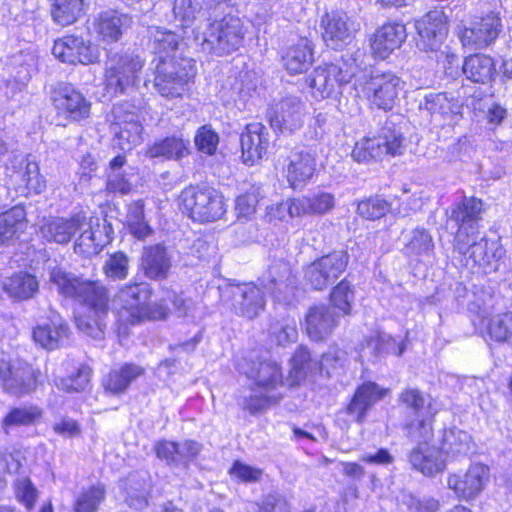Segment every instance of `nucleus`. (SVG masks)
<instances>
[{"mask_svg": "<svg viewBox=\"0 0 512 512\" xmlns=\"http://www.w3.org/2000/svg\"><path fill=\"white\" fill-rule=\"evenodd\" d=\"M245 34L246 27L242 19L227 14L219 20L209 19L195 40L203 52L221 57L237 51L243 44Z\"/></svg>", "mask_w": 512, "mask_h": 512, "instance_id": "nucleus-1", "label": "nucleus"}, {"mask_svg": "<svg viewBox=\"0 0 512 512\" xmlns=\"http://www.w3.org/2000/svg\"><path fill=\"white\" fill-rule=\"evenodd\" d=\"M49 282L55 285L58 293L65 298L96 307L98 311L105 309L108 292L98 281L77 276L61 267H53L49 271Z\"/></svg>", "mask_w": 512, "mask_h": 512, "instance_id": "nucleus-2", "label": "nucleus"}, {"mask_svg": "<svg viewBox=\"0 0 512 512\" xmlns=\"http://www.w3.org/2000/svg\"><path fill=\"white\" fill-rule=\"evenodd\" d=\"M353 88L357 97L367 99L379 109L391 110L403 89V82L392 73L372 74L357 70Z\"/></svg>", "mask_w": 512, "mask_h": 512, "instance_id": "nucleus-3", "label": "nucleus"}, {"mask_svg": "<svg viewBox=\"0 0 512 512\" xmlns=\"http://www.w3.org/2000/svg\"><path fill=\"white\" fill-rule=\"evenodd\" d=\"M182 210L194 221L215 222L226 213L223 195L209 186L190 185L179 196Z\"/></svg>", "mask_w": 512, "mask_h": 512, "instance_id": "nucleus-4", "label": "nucleus"}, {"mask_svg": "<svg viewBox=\"0 0 512 512\" xmlns=\"http://www.w3.org/2000/svg\"><path fill=\"white\" fill-rule=\"evenodd\" d=\"M144 60L133 53H114L105 66V90L111 95L129 93L136 88Z\"/></svg>", "mask_w": 512, "mask_h": 512, "instance_id": "nucleus-5", "label": "nucleus"}, {"mask_svg": "<svg viewBox=\"0 0 512 512\" xmlns=\"http://www.w3.org/2000/svg\"><path fill=\"white\" fill-rule=\"evenodd\" d=\"M404 149V137L400 129L393 122L387 121L377 135L358 141L351 156L357 162H366L381 160L388 155H401Z\"/></svg>", "mask_w": 512, "mask_h": 512, "instance_id": "nucleus-6", "label": "nucleus"}, {"mask_svg": "<svg viewBox=\"0 0 512 512\" xmlns=\"http://www.w3.org/2000/svg\"><path fill=\"white\" fill-rule=\"evenodd\" d=\"M398 402L406 410L403 431L407 438H424L431 436L432 417L429 399L417 388H406L400 394Z\"/></svg>", "mask_w": 512, "mask_h": 512, "instance_id": "nucleus-7", "label": "nucleus"}, {"mask_svg": "<svg viewBox=\"0 0 512 512\" xmlns=\"http://www.w3.org/2000/svg\"><path fill=\"white\" fill-rule=\"evenodd\" d=\"M151 295V287L146 282L126 284L119 290L114 300V303L120 308V317L130 324H136L149 318Z\"/></svg>", "mask_w": 512, "mask_h": 512, "instance_id": "nucleus-8", "label": "nucleus"}, {"mask_svg": "<svg viewBox=\"0 0 512 512\" xmlns=\"http://www.w3.org/2000/svg\"><path fill=\"white\" fill-rule=\"evenodd\" d=\"M42 381L41 371L24 361H0V385L12 395L22 396L29 394Z\"/></svg>", "mask_w": 512, "mask_h": 512, "instance_id": "nucleus-9", "label": "nucleus"}, {"mask_svg": "<svg viewBox=\"0 0 512 512\" xmlns=\"http://www.w3.org/2000/svg\"><path fill=\"white\" fill-rule=\"evenodd\" d=\"M306 105L300 97L289 95L272 104L267 119L275 131L292 135L300 130L306 119Z\"/></svg>", "mask_w": 512, "mask_h": 512, "instance_id": "nucleus-10", "label": "nucleus"}, {"mask_svg": "<svg viewBox=\"0 0 512 512\" xmlns=\"http://www.w3.org/2000/svg\"><path fill=\"white\" fill-rule=\"evenodd\" d=\"M356 71L357 65L354 60L349 65L343 62L320 66L309 76V86L313 89L315 97L328 98L336 93L341 85L355 80Z\"/></svg>", "mask_w": 512, "mask_h": 512, "instance_id": "nucleus-11", "label": "nucleus"}, {"mask_svg": "<svg viewBox=\"0 0 512 512\" xmlns=\"http://www.w3.org/2000/svg\"><path fill=\"white\" fill-rule=\"evenodd\" d=\"M183 62L187 66L175 60L156 64L154 87L161 96L166 98L181 96L189 80L195 76L191 61L183 60Z\"/></svg>", "mask_w": 512, "mask_h": 512, "instance_id": "nucleus-12", "label": "nucleus"}, {"mask_svg": "<svg viewBox=\"0 0 512 512\" xmlns=\"http://www.w3.org/2000/svg\"><path fill=\"white\" fill-rule=\"evenodd\" d=\"M483 203L474 197H464L463 200L451 209L448 221L457 227L455 236V249H466L469 237L476 234L478 223L482 219Z\"/></svg>", "mask_w": 512, "mask_h": 512, "instance_id": "nucleus-13", "label": "nucleus"}, {"mask_svg": "<svg viewBox=\"0 0 512 512\" xmlns=\"http://www.w3.org/2000/svg\"><path fill=\"white\" fill-rule=\"evenodd\" d=\"M349 255L343 250L333 251L310 263L305 269V280L316 290L334 283L346 270Z\"/></svg>", "mask_w": 512, "mask_h": 512, "instance_id": "nucleus-14", "label": "nucleus"}, {"mask_svg": "<svg viewBox=\"0 0 512 512\" xmlns=\"http://www.w3.org/2000/svg\"><path fill=\"white\" fill-rule=\"evenodd\" d=\"M114 230L106 217L90 216L85 214V224L81 225L79 237L75 241L74 249L84 256L98 254L113 240Z\"/></svg>", "mask_w": 512, "mask_h": 512, "instance_id": "nucleus-15", "label": "nucleus"}, {"mask_svg": "<svg viewBox=\"0 0 512 512\" xmlns=\"http://www.w3.org/2000/svg\"><path fill=\"white\" fill-rule=\"evenodd\" d=\"M278 161L288 183L294 189L305 186L316 170L315 152L307 148L295 147L286 155L280 153Z\"/></svg>", "mask_w": 512, "mask_h": 512, "instance_id": "nucleus-16", "label": "nucleus"}, {"mask_svg": "<svg viewBox=\"0 0 512 512\" xmlns=\"http://www.w3.org/2000/svg\"><path fill=\"white\" fill-rule=\"evenodd\" d=\"M416 443V446L410 451L408 461L411 467L427 477H433L442 473L447 466L446 457L440 447L431 445L433 440V429L431 436L424 438H408Z\"/></svg>", "mask_w": 512, "mask_h": 512, "instance_id": "nucleus-17", "label": "nucleus"}, {"mask_svg": "<svg viewBox=\"0 0 512 512\" xmlns=\"http://www.w3.org/2000/svg\"><path fill=\"white\" fill-rule=\"evenodd\" d=\"M502 31L499 13L490 12L478 18L465 27L460 33L464 47L470 50L486 48L491 45Z\"/></svg>", "mask_w": 512, "mask_h": 512, "instance_id": "nucleus-18", "label": "nucleus"}, {"mask_svg": "<svg viewBox=\"0 0 512 512\" xmlns=\"http://www.w3.org/2000/svg\"><path fill=\"white\" fill-rule=\"evenodd\" d=\"M51 99L58 116L67 120L78 122L90 115V101L70 84H59L53 90Z\"/></svg>", "mask_w": 512, "mask_h": 512, "instance_id": "nucleus-19", "label": "nucleus"}, {"mask_svg": "<svg viewBox=\"0 0 512 512\" xmlns=\"http://www.w3.org/2000/svg\"><path fill=\"white\" fill-rule=\"evenodd\" d=\"M489 472V468L484 464H472L464 474H450L447 478L448 488L459 500H474L489 481Z\"/></svg>", "mask_w": 512, "mask_h": 512, "instance_id": "nucleus-20", "label": "nucleus"}, {"mask_svg": "<svg viewBox=\"0 0 512 512\" xmlns=\"http://www.w3.org/2000/svg\"><path fill=\"white\" fill-rule=\"evenodd\" d=\"M53 55L68 64H93L99 60V51L82 36L66 35L54 42Z\"/></svg>", "mask_w": 512, "mask_h": 512, "instance_id": "nucleus-21", "label": "nucleus"}, {"mask_svg": "<svg viewBox=\"0 0 512 512\" xmlns=\"http://www.w3.org/2000/svg\"><path fill=\"white\" fill-rule=\"evenodd\" d=\"M467 248L457 250L459 253L468 256L473 264L483 270L484 273L496 271L499 261L503 258L505 251L498 240H488L473 234L467 241Z\"/></svg>", "mask_w": 512, "mask_h": 512, "instance_id": "nucleus-22", "label": "nucleus"}, {"mask_svg": "<svg viewBox=\"0 0 512 512\" xmlns=\"http://www.w3.org/2000/svg\"><path fill=\"white\" fill-rule=\"evenodd\" d=\"M239 369L254 381L257 388L264 391L279 392L278 388L284 384L281 367L275 361L269 359L249 361L244 358L239 363Z\"/></svg>", "mask_w": 512, "mask_h": 512, "instance_id": "nucleus-23", "label": "nucleus"}, {"mask_svg": "<svg viewBox=\"0 0 512 512\" xmlns=\"http://www.w3.org/2000/svg\"><path fill=\"white\" fill-rule=\"evenodd\" d=\"M229 291L231 310L234 314L253 320L264 310L266 305L265 295L255 284L232 285Z\"/></svg>", "mask_w": 512, "mask_h": 512, "instance_id": "nucleus-24", "label": "nucleus"}, {"mask_svg": "<svg viewBox=\"0 0 512 512\" xmlns=\"http://www.w3.org/2000/svg\"><path fill=\"white\" fill-rule=\"evenodd\" d=\"M321 26L324 42L334 50L348 45L356 32V28L353 23L349 22L347 14L338 10L326 13L322 17Z\"/></svg>", "mask_w": 512, "mask_h": 512, "instance_id": "nucleus-25", "label": "nucleus"}, {"mask_svg": "<svg viewBox=\"0 0 512 512\" xmlns=\"http://www.w3.org/2000/svg\"><path fill=\"white\" fill-rule=\"evenodd\" d=\"M340 314L329 305L311 307L305 317V331L315 342L327 340L339 325Z\"/></svg>", "mask_w": 512, "mask_h": 512, "instance_id": "nucleus-26", "label": "nucleus"}, {"mask_svg": "<svg viewBox=\"0 0 512 512\" xmlns=\"http://www.w3.org/2000/svg\"><path fill=\"white\" fill-rule=\"evenodd\" d=\"M420 37L417 45L423 50L435 51L444 40L448 27L442 11L433 10L415 22Z\"/></svg>", "mask_w": 512, "mask_h": 512, "instance_id": "nucleus-27", "label": "nucleus"}, {"mask_svg": "<svg viewBox=\"0 0 512 512\" xmlns=\"http://www.w3.org/2000/svg\"><path fill=\"white\" fill-rule=\"evenodd\" d=\"M84 224L85 212L75 213L70 218L48 217L43 219L40 233L48 242L67 244Z\"/></svg>", "mask_w": 512, "mask_h": 512, "instance_id": "nucleus-28", "label": "nucleus"}, {"mask_svg": "<svg viewBox=\"0 0 512 512\" xmlns=\"http://www.w3.org/2000/svg\"><path fill=\"white\" fill-rule=\"evenodd\" d=\"M242 159L245 164L254 165L266 154L269 133L260 122L247 124L240 135Z\"/></svg>", "mask_w": 512, "mask_h": 512, "instance_id": "nucleus-29", "label": "nucleus"}, {"mask_svg": "<svg viewBox=\"0 0 512 512\" xmlns=\"http://www.w3.org/2000/svg\"><path fill=\"white\" fill-rule=\"evenodd\" d=\"M261 283L275 298L285 300L296 287L297 281L289 263L278 260L272 263L262 275Z\"/></svg>", "mask_w": 512, "mask_h": 512, "instance_id": "nucleus-30", "label": "nucleus"}, {"mask_svg": "<svg viewBox=\"0 0 512 512\" xmlns=\"http://www.w3.org/2000/svg\"><path fill=\"white\" fill-rule=\"evenodd\" d=\"M132 17L117 10H107L98 14L94 20V30L103 43H114L132 25Z\"/></svg>", "mask_w": 512, "mask_h": 512, "instance_id": "nucleus-31", "label": "nucleus"}, {"mask_svg": "<svg viewBox=\"0 0 512 512\" xmlns=\"http://www.w3.org/2000/svg\"><path fill=\"white\" fill-rule=\"evenodd\" d=\"M389 393V389L381 388L374 382H365L359 386L346 407V413L357 423L365 420L371 407L383 399Z\"/></svg>", "mask_w": 512, "mask_h": 512, "instance_id": "nucleus-32", "label": "nucleus"}, {"mask_svg": "<svg viewBox=\"0 0 512 512\" xmlns=\"http://www.w3.org/2000/svg\"><path fill=\"white\" fill-rule=\"evenodd\" d=\"M171 267V255L163 244L157 243L144 247L141 257V268L147 278L151 280L166 279Z\"/></svg>", "mask_w": 512, "mask_h": 512, "instance_id": "nucleus-33", "label": "nucleus"}, {"mask_svg": "<svg viewBox=\"0 0 512 512\" xmlns=\"http://www.w3.org/2000/svg\"><path fill=\"white\" fill-rule=\"evenodd\" d=\"M201 449L195 441H184L181 443L173 441H159L155 444L154 450L157 457L166 461L168 465L187 467V463L197 457Z\"/></svg>", "mask_w": 512, "mask_h": 512, "instance_id": "nucleus-34", "label": "nucleus"}, {"mask_svg": "<svg viewBox=\"0 0 512 512\" xmlns=\"http://www.w3.org/2000/svg\"><path fill=\"white\" fill-rule=\"evenodd\" d=\"M407 37L406 27L402 23H387L376 30L371 39L373 53L385 59L394 50L401 47Z\"/></svg>", "mask_w": 512, "mask_h": 512, "instance_id": "nucleus-35", "label": "nucleus"}, {"mask_svg": "<svg viewBox=\"0 0 512 512\" xmlns=\"http://www.w3.org/2000/svg\"><path fill=\"white\" fill-rule=\"evenodd\" d=\"M334 195L328 192L314 193L293 199L288 207L291 217L302 215H323L334 208Z\"/></svg>", "mask_w": 512, "mask_h": 512, "instance_id": "nucleus-36", "label": "nucleus"}, {"mask_svg": "<svg viewBox=\"0 0 512 512\" xmlns=\"http://www.w3.org/2000/svg\"><path fill=\"white\" fill-rule=\"evenodd\" d=\"M150 491L151 480L146 473H131L123 481L124 501L135 510L148 506Z\"/></svg>", "mask_w": 512, "mask_h": 512, "instance_id": "nucleus-37", "label": "nucleus"}, {"mask_svg": "<svg viewBox=\"0 0 512 512\" xmlns=\"http://www.w3.org/2000/svg\"><path fill=\"white\" fill-rule=\"evenodd\" d=\"M285 69L290 74L307 72L314 62V52L311 42L301 38L297 43L290 45L282 55Z\"/></svg>", "mask_w": 512, "mask_h": 512, "instance_id": "nucleus-38", "label": "nucleus"}, {"mask_svg": "<svg viewBox=\"0 0 512 512\" xmlns=\"http://www.w3.org/2000/svg\"><path fill=\"white\" fill-rule=\"evenodd\" d=\"M145 374V368L135 363H123L113 368L103 381L107 391L112 394H122L138 378Z\"/></svg>", "mask_w": 512, "mask_h": 512, "instance_id": "nucleus-39", "label": "nucleus"}, {"mask_svg": "<svg viewBox=\"0 0 512 512\" xmlns=\"http://www.w3.org/2000/svg\"><path fill=\"white\" fill-rule=\"evenodd\" d=\"M189 141L177 136L158 139L147 145L144 155L148 158L180 160L189 154Z\"/></svg>", "mask_w": 512, "mask_h": 512, "instance_id": "nucleus-40", "label": "nucleus"}, {"mask_svg": "<svg viewBox=\"0 0 512 512\" xmlns=\"http://www.w3.org/2000/svg\"><path fill=\"white\" fill-rule=\"evenodd\" d=\"M33 339L41 347L54 350L62 346L69 336V327L61 317L51 320V324L38 325L33 329Z\"/></svg>", "mask_w": 512, "mask_h": 512, "instance_id": "nucleus-41", "label": "nucleus"}, {"mask_svg": "<svg viewBox=\"0 0 512 512\" xmlns=\"http://www.w3.org/2000/svg\"><path fill=\"white\" fill-rule=\"evenodd\" d=\"M183 40V36L162 27L150 29V43L153 53L157 56V64L174 60V53Z\"/></svg>", "mask_w": 512, "mask_h": 512, "instance_id": "nucleus-42", "label": "nucleus"}, {"mask_svg": "<svg viewBox=\"0 0 512 512\" xmlns=\"http://www.w3.org/2000/svg\"><path fill=\"white\" fill-rule=\"evenodd\" d=\"M40 282L37 277L28 272H17L3 283L4 291L10 298L17 301L32 299L39 292Z\"/></svg>", "mask_w": 512, "mask_h": 512, "instance_id": "nucleus-43", "label": "nucleus"}, {"mask_svg": "<svg viewBox=\"0 0 512 512\" xmlns=\"http://www.w3.org/2000/svg\"><path fill=\"white\" fill-rule=\"evenodd\" d=\"M283 395L280 392H268L257 387L252 388L248 395L238 399V405L250 414L263 413L271 406L278 404Z\"/></svg>", "mask_w": 512, "mask_h": 512, "instance_id": "nucleus-44", "label": "nucleus"}, {"mask_svg": "<svg viewBox=\"0 0 512 512\" xmlns=\"http://www.w3.org/2000/svg\"><path fill=\"white\" fill-rule=\"evenodd\" d=\"M495 71L493 59L486 55H471L463 64V73L469 80L476 83L485 84L491 81Z\"/></svg>", "mask_w": 512, "mask_h": 512, "instance_id": "nucleus-45", "label": "nucleus"}, {"mask_svg": "<svg viewBox=\"0 0 512 512\" xmlns=\"http://www.w3.org/2000/svg\"><path fill=\"white\" fill-rule=\"evenodd\" d=\"M424 109L434 117L446 119L459 114L461 104L450 93H431L425 96Z\"/></svg>", "mask_w": 512, "mask_h": 512, "instance_id": "nucleus-46", "label": "nucleus"}, {"mask_svg": "<svg viewBox=\"0 0 512 512\" xmlns=\"http://www.w3.org/2000/svg\"><path fill=\"white\" fill-rule=\"evenodd\" d=\"M108 301L109 298L106 300L105 309L103 311H98L96 307L87 306L88 313L75 318L77 328L95 340L103 339L104 329L106 327L104 318L108 312Z\"/></svg>", "mask_w": 512, "mask_h": 512, "instance_id": "nucleus-47", "label": "nucleus"}, {"mask_svg": "<svg viewBox=\"0 0 512 512\" xmlns=\"http://www.w3.org/2000/svg\"><path fill=\"white\" fill-rule=\"evenodd\" d=\"M26 227V213L17 205L0 215V246L7 245L18 232Z\"/></svg>", "mask_w": 512, "mask_h": 512, "instance_id": "nucleus-48", "label": "nucleus"}, {"mask_svg": "<svg viewBox=\"0 0 512 512\" xmlns=\"http://www.w3.org/2000/svg\"><path fill=\"white\" fill-rule=\"evenodd\" d=\"M443 455L448 458H458L467 456L472 448L471 436L462 430L451 429L444 432L443 441L441 445Z\"/></svg>", "mask_w": 512, "mask_h": 512, "instance_id": "nucleus-49", "label": "nucleus"}, {"mask_svg": "<svg viewBox=\"0 0 512 512\" xmlns=\"http://www.w3.org/2000/svg\"><path fill=\"white\" fill-rule=\"evenodd\" d=\"M14 169L12 177L28 190L39 193L45 187L44 180L39 174V166L34 160L22 158Z\"/></svg>", "mask_w": 512, "mask_h": 512, "instance_id": "nucleus-50", "label": "nucleus"}, {"mask_svg": "<svg viewBox=\"0 0 512 512\" xmlns=\"http://www.w3.org/2000/svg\"><path fill=\"white\" fill-rule=\"evenodd\" d=\"M41 415V410L36 406L15 407L2 419L1 427L5 434H9L10 429L14 427L32 425Z\"/></svg>", "mask_w": 512, "mask_h": 512, "instance_id": "nucleus-51", "label": "nucleus"}, {"mask_svg": "<svg viewBox=\"0 0 512 512\" xmlns=\"http://www.w3.org/2000/svg\"><path fill=\"white\" fill-rule=\"evenodd\" d=\"M83 0H54L51 15L55 23L68 26L83 14Z\"/></svg>", "mask_w": 512, "mask_h": 512, "instance_id": "nucleus-52", "label": "nucleus"}, {"mask_svg": "<svg viewBox=\"0 0 512 512\" xmlns=\"http://www.w3.org/2000/svg\"><path fill=\"white\" fill-rule=\"evenodd\" d=\"M106 497V488L97 483L81 491L75 500L74 512H96Z\"/></svg>", "mask_w": 512, "mask_h": 512, "instance_id": "nucleus-53", "label": "nucleus"}, {"mask_svg": "<svg viewBox=\"0 0 512 512\" xmlns=\"http://www.w3.org/2000/svg\"><path fill=\"white\" fill-rule=\"evenodd\" d=\"M111 130L114 134L115 144L123 151H130L142 141L143 127L141 123L131 124L127 127L126 125L111 126Z\"/></svg>", "mask_w": 512, "mask_h": 512, "instance_id": "nucleus-54", "label": "nucleus"}, {"mask_svg": "<svg viewBox=\"0 0 512 512\" xmlns=\"http://www.w3.org/2000/svg\"><path fill=\"white\" fill-rule=\"evenodd\" d=\"M486 330L489 337L496 342H512V312L492 317Z\"/></svg>", "mask_w": 512, "mask_h": 512, "instance_id": "nucleus-55", "label": "nucleus"}, {"mask_svg": "<svg viewBox=\"0 0 512 512\" xmlns=\"http://www.w3.org/2000/svg\"><path fill=\"white\" fill-rule=\"evenodd\" d=\"M92 370L88 365H80L75 374L67 378L54 379L53 382L56 387L66 392H79L83 391L89 384Z\"/></svg>", "mask_w": 512, "mask_h": 512, "instance_id": "nucleus-56", "label": "nucleus"}, {"mask_svg": "<svg viewBox=\"0 0 512 512\" xmlns=\"http://www.w3.org/2000/svg\"><path fill=\"white\" fill-rule=\"evenodd\" d=\"M354 298L355 294L350 283L343 280L333 288L330 294L331 308H334V311L337 309V313H339L340 316L348 315Z\"/></svg>", "mask_w": 512, "mask_h": 512, "instance_id": "nucleus-57", "label": "nucleus"}, {"mask_svg": "<svg viewBox=\"0 0 512 512\" xmlns=\"http://www.w3.org/2000/svg\"><path fill=\"white\" fill-rule=\"evenodd\" d=\"M269 333L281 346L295 342L298 336L296 321L291 317L275 320L270 324Z\"/></svg>", "mask_w": 512, "mask_h": 512, "instance_id": "nucleus-58", "label": "nucleus"}, {"mask_svg": "<svg viewBox=\"0 0 512 512\" xmlns=\"http://www.w3.org/2000/svg\"><path fill=\"white\" fill-rule=\"evenodd\" d=\"M390 210V203L380 196L370 197L360 201L357 205V214L368 220H377L384 217Z\"/></svg>", "mask_w": 512, "mask_h": 512, "instance_id": "nucleus-59", "label": "nucleus"}, {"mask_svg": "<svg viewBox=\"0 0 512 512\" xmlns=\"http://www.w3.org/2000/svg\"><path fill=\"white\" fill-rule=\"evenodd\" d=\"M434 247L432 236L424 228H416L412 231L411 237L405 244L404 252L406 255L427 254Z\"/></svg>", "mask_w": 512, "mask_h": 512, "instance_id": "nucleus-60", "label": "nucleus"}, {"mask_svg": "<svg viewBox=\"0 0 512 512\" xmlns=\"http://www.w3.org/2000/svg\"><path fill=\"white\" fill-rule=\"evenodd\" d=\"M9 65L17 70L19 78L24 80L36 70L37 56L31 50H22L9 58Z\"/></svg>", "mask_w": 512, "mask_h": 512, "instance_id": "nucleus-61", "label": "nucleus"}, {"mask_svg": "<svg viewBox=\"0 0 512 512\" xmlns=\"http://www.w3.org/2000/svg\"><path fill=\"white\" fill-rule=\"evenodd\" d=\"M129 270V258L122 252L111 254L106 260L103 271L105 275L113 280H121L127 277Z\"/></svg>", "mask_w": 512, "mask_h": 512, "instance_id": "nucleus-62", "label": "nucleus"}, {"mask_svg": "<svg viewBox=\"0 0 512 512\" xmlns=\"http://www.w3.org/2000/svg\"><path fill=\"white\" fill-rule=\"evenodd\" d=\"M196 148L207 155H214L216 153L219 136L209 125H204L198 128L194 137Z\"/></svg>", "mask_w": 512, "mask_h": 512, "instance_id": "nucleus-63", "label": "nucleus"}, {"mask_svg": "<svg viewBox=\"0 0 512 512\" xmlns=\"http://www.w3.org/2000/svg\"><path fill=\"white\" fill-rule=\"evenodd\" d=\"M113 121L111 126H129L131 124L140 123L137 108L127 102L119 103L114 106Z\"/></svg>", "mask_w": 512, "mask_h": 512, "instance_id": "nucleus-64", "label": "nucleus"}]
</instances>
